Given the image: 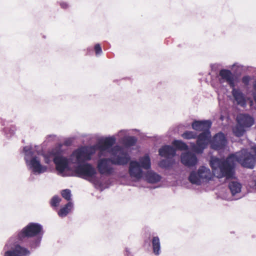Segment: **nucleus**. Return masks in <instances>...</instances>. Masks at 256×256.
Returning a JSON list of instances; mask_svg holds the SVG:
<instances>
[{
	"mask_svg": "<svg viewBox=\"0 0 256 256\" xmlns=\"http://www.w3.org/2000/svg\"><path fill=\"white\" fill-rule=\"evenodd\" d=\"M63 144H58L54 148L42 154L44 162L50 164L52 162L56 165V170L60 174L70 170V165L76 164L74 166L76 175L81 178L98 182L96 168L89 163L85 162L91 160L96 153V146H84L74 150L68 158L64 156Z\"/></svg>",
	"mask_w": 256,
	"mask_h": 256,
	"instance_id": "f257e3e1",
	"label": "nucleus"
},
{
	"mask_svg": "<svg viewBox=\"0 0 256 256\" xmlns=\"http://www.w3.org/2000/svg\"><path fill=\"white\" fill-rule=\"evenodd\" d=\"M42 226L38 223L30 222L20 231L16 236L10 238L4 247V256H29L30 252L22 246L25 240L33 236H43Z\"/></svg>",
	"mask_w": 256,
	"mask_h": 256,
	"instance_id": "f03ea898",
	"label": "nucleus"
},
{
	"mask_svg": "<svg viewBox=\"0 0 256 256\" xmlns=\"http://www.w3.org/2000/svg\"><path fill=\"white\" fill-rule=\"evenodd\" d=\"M235 162L234 154H231L225 160L218 158H212L210 164L214 174L218 178L232 179L235 175Z\"/></svg>",
	"mask_w": 256,
	"mask_h": 256,
	"instance_id": "7ed1b4c3",
	"label": "nucleus"
},
{
	"mask_svg": "<svg viewBox=\"0 0 256 256\" xmlns=\"http://www.w3.org/2000/svg\"><path fill=\"white\" fill-rule=\"evenodd\" d=\"M23 152L24 154V159L26 165L32 173L38 175L47 171L48 167L42 164L40 158L34 155L32 146L24 147Z\"/></svg>",
	"mask_w": 256,
	"mask_h": 256,
	"instance_id": "20e7f679",
	"label": "nucleus"
},
{
	"mask_svg": "<svg viewBox=\"0 0 256 256\" xmlns=\"http://www.w3.org/2000/svg\"><path fill=\"white\" fill-rule=\"evenodd\" d=\"M252 152L246 149L233 153L234 159L242 168L253 169L256 165V146H252Z\"/></svg>",
	"mask_w": 256,
	"mask_h": 256,
	"instance_id": "39448f33",
	"label": "nucleus"
},
{
	"mask_svg": "<svg viewBox=\"0 0 256 256\" xmlns=\"http://www.w3.org/2000/svg\"><path fill=\"white\" fill-rule=\"evenodd\" d=\"M116 139L114 136L106 137L99 140L98 142L92 146H96V151L98 150L100 152H108L114 157L124 150L120 146H112L116 143Z\"/></svg>",
	"mask_w": 256,
	"mask_h": 256,
	"instance_id": "423d86ee",
	"label": "nucleus"
},
{
	"mask_svg": "<svg viewBox=\"0 0 256 256\" xmlns=\"http://www.w3.org/2000/svg\"><path fill=\"white\" fill-rule=\"evenodd\" d=\"M211 133L210 130H205L200 132L196 137V144L192 145V150L197 154H202L208 144L211 142Z\"/></svg>",
	"mask_w": 256,
	"mask_h": 256,
	"instance_id": "0eeeda50",
	"label": "nucleus"
},
{
	"mask_svg": "<svg viewBox=\"0 0 256 256\" xmlns=\"http://www.w3.org/2000/svg\"><path fill=\"white\" fill-rule=\"evenodd\" d=\"M227 143L224 134L222 132L216 134L211 140L210 148L214 150H220L224 148Z\"/></svg>",
	"mask_w": 256,
	"mask_h": 256,
	"instance_id": "6e6552de",
	"label": "nucleus"
},
{
	"mask_svg": "<svg viewBox=\"0 0 256 256\" xmlns=\"http://www.w3.org/2000/svg\"><path fill=\"white\" fill-rule=\"evenodd\" d=\"M180 162L185 166L190 168L197 164L198 159L195 154L187 151L181 154Z\"/></svg>",
	"mask_w": 256,
	"mask_h": 256,
	"instance_id": "1a4fd4ad",
	"label": "nucleus"
},
{
	"mask_svg": "<svg viewBox=\"0 0 256 256\" xmlns=\"http://www.w3.org/2000/svg\"><path fill=\"white\" fill-rule=\"evenodd\" d=\"M110 158H103L99 160L97 164V168L101 174L110 176L114 172L113 168L110 166Z\"/></svg>",
	"mask_w": 256,
	"mask_h": 256,
	"instance_id": "9d476101",
	"label": "nucleus"
},
{
	"mask_svg": "<svg viewBox=\"0 0 256 256\" xmlns=\"http://www.w3.org/2000/svg\"><path fill=\"white\" fill-rule=\"evenodd\" d=\"M128 174L131 178L140 179L143 175V170L140 162L137 160H132L129 163Z\"/></svg>",
	"mask_w": 256,
	"mask_h": 256,
	"instance_id": "9b49d317",
	"label": "nucleus"
},
{
	"mask_svg": "<svg viewBox=\"0 0 256 256\" xmlns=\"http://www.w3.org/2000/svg\"><path fill=\"white\" fill-rule=\"evenodd\" d=\"M112 164L118 166H124L128 164L130 160V157L128 154L124 150L119 154L114 157H111Z\"/></svg>",
	"mask_w": 256,
	"mask_h": 256,
	"instance_id": "f8f14e48",
	"label": "nucleus"
},
{
	"mask_svg": "<svg viewBox=\"0 0 256 256\" xmlns=\"http://www.w3.org/2000/svg\"><path fill=\"white\" fill-rule=\"evenodd\" d=\"M212 122L210 120H194L192 124V128L198 132H204L205 130H210Z\"/></svg>",
	"mask_w": 256,
	"mask_h": 256,
	"instance_id": "ddd939ff",
	"label": "nucleus"
},
{
	"mask_svg": "<svg viewBox=\"0 0 256 256\" xmlns=\"http://www.w3.org/2000/svg\"><path fill=\"white\" fill-rule=\"evenodd\" d=\"M237 122L246 128L251 127L254 124V118L248 114H240L236 118Z\"/></svg>",
	"mask_w": 256,
	"mask_h": 256,
	"instance_id": "4468645a",
	"label": "nucleus"
},
{
	"mask_svg": "<svg viewBox=\"0 0 256 256\" xmlns=\"http://www.w3.org/2000/svg\"><path fill=\"white\" fill-rule=\"evenodd\" d=\"M231 88H232V95L237 104L241 106H246V100L244 94L240 89L235 88V86L231 87Z\"/></svg>",
	"mask_w": 256,
	"mask_h": 256,
	"instance_id": "2eb2a0df",
	"label": "nucleus"
},
{
	"mask_svg": "<svg viewBox=\"0 0 256 256\" xmlns=\"http://www.w3.org/2000/svg\"><path fill=\"white\" fill-rule=\"evenodd\" d=\"M159 155L162 157L170 158L176 154V150L170 145H164L158 150Z\"/></svg>",
	"mask_w": 256,
	"mask_h": 256,
	"instance_id": "dca6fc26",
	"label": "nucleus"
},
{
	"mask_svg": "<svg viewBox=\"0 0 256 256\" xmlns=\"http://www.w3.org/2000/svg\"><path fill=\"white\" fill-rule=\"evenodd\" d=\"M219 74L222 79L225 80L228 84L230 88L235 86L234 75L230 70L222 69L220 71Z\"/></svg>",
	"mask_w": 256,
	"mask_h": 256,
	"instance_id": "f3484780",
	"label": "nucleus"
},
{
	"mask_svg": "<svg viewBox=\"0 0 256 256\" xmlns=\"http://www.w3.org/2000/svg\"><path fill=\"white\" fill-rule=\"evenodd\" d=\"M1 123L2 125L4 126L3 128V132L7 138H10L14 135L16 130L15 126L10 125L8 126V122L6 120H2Z\"/></svg>",
	"mask_w": 256,
	"mask_h": 256,
	"instance_id": "a211bd4d",
	"label": "nucleus"
},
{
	"mask_svg": "<svg viewBox=\"0 0 256 256\" xmlns=\"http://www.w3.org/2000/svg\"><path fill=\"white\" fill-rule=\"evenodd\" d=\"M43 236H33L28 239V246L30 250H36L40 246Z\"/></svg>",
	"mask_w": 256,
	"mask_h": 256,
	"instance_id": "6ab92c4d",
	"label": "nucleus"
},
{
	"mask_svg": "<svg viewBox=\"0 0 256 256\" xmlns=\"http://www.w3.org/2000/svg\"><path fill=\"white\" fill-rule=\"evenodd\" d=\"M198 172L202 182L211 179L212 176L210 170L206 166H202L198 170Z\"/></svg>",
	"mask_w": 256,
	"mask_h": 256,
	"instance_id": "aec40b11",
	"label": "nucleus"
},
{
	"mask_svg": "<svg viewBox=\"0 0 256 256\" xmlns=\"http://www.w3.org/2000/svg\"><path fill=\"white\" fill-rule=\"evenodd\" d=\"M74 206V204L72 202H68L62 208H60L58 214L60 218L66 217L72 210Z\"/></svg>",
	"mask_w": 256,
	"mask_h": 256,
	"instance_id": "412c9836",
	"label": "nucleus"
},
{
	"mask_svg": "<svg viewBox=\"0 0 256 256\" xmlns=\"http://www.w3.org/2000/svg\"><path fill=\"white\" fill-rule=\"evenodd\" d=\"M151 242L154 254L156 256H159L161 252L159 238L158 236H152Z\"/></svg>",
	"mask_w": 256,
	"mask_h": 256,
	"instance_id": "4be33fe9",
	"label": "nucleus"
},
{
	"mask_svg": "<svg viewBox=\"0 0 256 256\" xmlns=\"http://www.w3.org/2000/svg\"><path fill=\"white\" fill-rule=\"evenodd\" d=\"M228 188L230 190L232 194L234 196L241 192L242 184L236 181H231L229 182Z\"/></svg>",
	"mask_w": 256,
	"mask_h": 256,
	"instance_id": "5701e85b",
	"label": "nucleus"
},
{
	"mask_svg": "<svg viewBox=\"0 0 256 256\" xmlns=\"http://www.w3.org/2000/svg\"><path fill=\"white\" fill-rule=\"evenodd\" d=\"M146 178L148 182L154 184L160 182L161 176L154 172L150 171L146 174Z\"/></svg>",
	"mask_w": 256,
	"mask_h": 256,
	"instance_id": "b1692460",
	"label": "nucleus"
},
{
	"mask_svg": "<svg viewBox=\"0 0 256 256\" xmlns=\"http://www.w3.org/2000/svg\"><path fill=\"white\" fill-rule=\"evenodd\" d=\"M138 162L142 168L148 170L151 167L150 159L148 155L146 154L139 158Z\"/></svg>",
	"mask_w": 256,
	"mask_h": 256,
	"instance_id": "393cba45",
	"label": "nucleus"
},
{
	"mask_svg": "<svg viewBox=\"0 0 256 256\" xmlns=\"http://www.w3.org/2000/svg\"><path fill=\"white\" fill-rule=\"evenodd\" d=\"M189 181L192 184L200 185L202 182L198 171H192L188 176Z\"/></svg>",
	"mask_w": 256,
	"mask_h": 256,
	"instance_id": "a878e982",
	"label": "nucleus"
},
{
	"mask_svg": "<svg viewBox=\"0 0 256 256\" xmlns=\"http://www.w3.org/2000/svg\"><path fill=\"white\" fill-rule=\"evenodd\" d=\"M137 140V138L134 136H126L124 138L122 142L126 146L130 147L134 146Z\"/></svg>",
	"mask_w": 256,
	"mask_h": 256,
	"instance_id": "bb28decb",
	"label": "nucleus"
},
{
	"mask_svg": "<svg viewBox=\"0 0 256 256\" xmlns=\"http://www.w3.org/2000/svg\"><path fill=\"white\" fill-rule=\"evenodd\" d=\"M246 132V128L238 122L236 126L233 128V132L237 137H240L244 135Z\"/></svg>",
	"mask_w": 256,
	"mask_h": 256,
	"instance_id": "cd10ccee",
	"label": "nucleus"
},
{
	"mask_svg": "<svg viewBox=\"0 0 256 256\" xmlns=\"http://www.w3.org/2000/svg\"><path fill=\"white\" fill-rule=\"evenodd\" d=\"M174 164V161L172 160L166 158V159L160 160L159 166L162 168H168L172 167Z\"/></svg>",
	"mask_w": 256,
	"mask_h": 256,
	"instance_id": "c85d7f7f",
	"label": "nucleus"
},
{
	"mask_svg": "<svg viewBox=\"0 0 256 256\" xmlns=\"http://www.w3.org/2000/svg\"><path fill=\"white\" fill-rule=\"evenodd\" d=\"M173 144L175 147L180 150H187L188 148V146L184 142L180 140H174Z\"/></svg>",
	"mask_w": 256,
	"mask_h": 256,
	"instance_id": "c756f323",
	"label": "nucleus"
},
{
	"mask_svg": "<svg viewBox=\"0 0 256 256\" xmlns=\"http://www.w3.org/2000/svg\"><path fill=\"white\" fill-rule=\"evenodd\" d=\"M182 136L186 140L194 139L197 136V134L195 132L186 130L182 134Z\"/></svg>",
	"mask_w": 256,
	"mask_h": 256,
	"instance_id": "7c9ffc66",
	"label": "nucleus"
},
{
	"mask_svg": "<svg viewBox=\"0 0 256 256\" xmlns=\"http://www.w3.org/2000/svg\"><path fill=\"white\" fill-rule=\"evenodd\" d=\"M61 200V198H60L58 196L55 195L50 199V204L52 208L58 207L59 206Z\"/></svg>",
	"mask_w": 256,
	"mask_h": 256,
	"instance_id": "2f4dec72",
	"label": "nucleus"
},
{
	"mask_svg": "<svg viewBox=\"0 0 256 256\" xmlns=\"http://www.w3.org/2000/svg\"><path fill=\"white\" fill-rule=\"evenodd\" d=\"M61 194L63 198L67 200H71V191L69 189L63 190L61 192Z\"/></svg>",
	"mask_w": 256,
	"mask_h": 256,
	"instance_id": "473e14b6",
	"label": "nucleus"
},
{
	"mask_svg": "<svg viewBox=\"0 0 256 256\" xmlns=\"http://www.w3.org/2000/svg\"><path fill=\"white\" fill-rule=\"evenodd\" d=\"M94 50L95 51L96 55L99 56L102 53V49L100 45L99 44H96L94 46Z\"/></svg>",
	"mask_w": 256,
	"mask_h": 256,
	"instance_id": "72a5a7b5",
	"label": "nucleus"
},
{
	"mask_svg": "<svg viewBox=\"0 0 256 256\" xmlns=\"http://www.w3.org/2000/svg\"><path fill=\"white\" fill-rule=\"evenodd\" d=\"M251 80L250 76H244L242 78V82L245 86H248Z\"/></svg>",
	"mask_w": 256,
	"mask_h": 256,
	"instance_id": "f704fd0d",
	"label": "nucleus"
},
{
	"mask_svg": "<svg viewBox=\"0 0 256 256\" xmlns=\"http://www.w3.org/2000/svg\"><path fill=\"white\" fill-rule=\"evenodd\" d=\"M252 88L254 92H252V97L254 101L256 100V80H254L252 84Z\"/></svg>",
	"mask_w": 256,
	"mask_h": 256,
	"instance_id": "c9c22d12",
	"label": "nucleus"
},
{
	"mask_svg": "<svg viewBox=\"0 0 256 256\" xmlns=\"http://www.w3.org/2000/svg\"><path fill=\"white\" fill-rule=\"evenodd\" d=\"M73 142V140L71 138H68L64 140V144L66 146H70Z\"/></svg>",
	"mask_w": 256,
	"mask_h": 256,
	"instance_id": "e433bc0d",
	"label": "nucleus"
},
{
	"mask_svg": "<svg viewBox=\"0 0 256 256\" xmlns=\"http://www.w3.org/2000/svg\"><path fill=\"white\" fill-rule=\"evenodd\" d=\"M60 7L63 9H67L69 8V4L64 2H60Z\"/></svg>",
	"mask_w": 256,
	"mask_h": 256,
	"instance_id": "4c0bfd02",
	"label": "nucleus"
},
{
	"mask_svg": "<svg viewBox=\"0 0 256 256\" xmlns=\"http://www.w3.org/2000/svg\"><path fill=\"white\" fill-rule=\"evenodd\" d=\"M127 133V130H122L118 132V135H125Z\"/></svg>",
	"mask_w": 256,
	"mask_h": 256,
	"instance_id": "58836bf2",
	"label": "nucleus"
},
{
	"mask_svg": "<svg viewBox=\"0 0 256 256\" xmlns=\"http://www.w3.org/2000/svg\"><path fill=\"white\" fill-rule=\"evenodd\" d=\"M125 252L126 254H124V256H132L128 248H126Z\"/></svg>",
	"mask_w": 256,
	"mask_h": 256,
	"instance_id": "ea45409f",
	"label": "nucleus"
},
{
	"mask_svg": "<svg viewBox=\"0 0 256 256\" xmlns=\"http://www.w3.org/2000/svg\"><path fill=\"white\" fill-rule=\"evenodd\" d=\"M55 137H56L55 135L51 134V135L48 136H47V138H55Z\"/></svg>",
	"mask_w": 256,
	"mask_h": 256,
	"instance_id": "a19ab883",
	"label": "nucleus"
},
{
	"mask_svg": "<svg viewBox=\"0 0 256 256\" xmlns=\"http://www.w3.org/2000/svg\"><path fill=\"white\" fill-rule=\"evenodd\" d=\"M254 102H255L256 103V100H254Z\"/></svg>",
	"mask_w": 256,
	"mask_h": 256,
	"instance_id": "79ce46f5",
	"label": "nucleus"
}]
</instances>
